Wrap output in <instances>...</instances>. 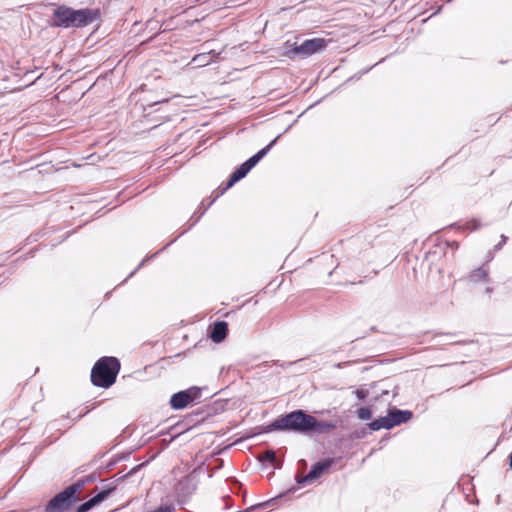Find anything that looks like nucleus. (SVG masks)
<instances>
[{"label": "nucleus", "instance_id": "nucleus-1", "mask_svg": "<svg viewBox=\"0 0 512 512\" xmlns=\"http://www.w3.org/2000/svg\"><path fill=\"white\" fill-rule=\"evenodd\" d=\"M100 13L93 9L74 10L65 5L58 6L53 11V25L56 27H84L98 19Z\"/></svg>", "mask_w": 512, "mask_h": 512}, {"label": "nucleus", "instance_id": "nucleus-2", "mask_svg": "<svg viewBox=\"0 0 512 512\" xmlns=\"http://www.w3.org/2000/svg\"><path fill=\"white\" fill-rule=\"evenodd\" d=\"M120 369L121 363L118 358L103 356L95 362L91 369V382L96 387L108 389L116 382Z\"/></svg>", "mask_w": 512, "mask_h": 512}, {"label": "nucleus", "instance_id": "nucleus-3", "mask_svg": "<svg viewBox=\"0 0 512 512\" xmlns=\"http://www.w3.org/2000/svg\"><path fill=\"white\" fill-rule=\"evenodd\" d=\"M89 483L87 479H80L56 494L46 505L45 512H69L71 506L79 501V493Z\"/></svg>", "mask_w": 512, "mask_h": 512}, {"label": "nucleus", "instance_id": "nucleus-4", "mask_svg": "<svg viewBox=\"0 0 512 512\" xmlns=\"http://www.w3.org/2000/svg\"><path fill=\"white\" fill-rule=\"evenodd\" d=\"M312 423L311 415L306 414L303 410H296L277 419L273 423V427L278 430L308 433Z\"/></svg>", "mask_w": 512, "mask_h": 512}, {"label": "nucleus", "instance_id": "nucleus-5", "mask_svg": "<svg viewBox=\"0 0 512 512\" xmlns=\"http://www.w3.org/2000/svg\"><path fill=\"white\" fill-rule=\"evenodd\" d=\"M411 418L412 412L408 410L403 411L399 409H392L386 416L380 417L369 423V428L374 431L380 429H391L397 425L407 422Z\"/></svg>", "mask_w": 512, "mask_h": 512}, {"label": "nucleus", "instance_id": "nucleus-6", "mask_svg": "<svg viewBox=\"0 0 512 512\" xmlns=\"http://www.w3.org/2000/svg\"><path fill=\"white\" fill-rule=\"evenodd\" d=\"M277 138L271 141L266 147L262 148L255 155L250 157L247 161L240 165L230 176L226 189L232 187L236 182L244 178L247 173L269 152L275 144Z\"/></svg>", "mask_w": 512, "mask_h": 512}, {"label": "nucleus", "instance_id": "nucleus-7", "mask_svg": "<svg viewBox=\"0 0 512 512\" xmlns=\"http://www.w3.org/2000/svg\"><path fill=\"white\" fill-rule=\"evenodd\" d=\"M334 463H335L334 458H327L322 461H319V462L315 463L314 465H312L311 470L306 475L301 476L298 474L296 476V482L299 485L312 483V482L318 480L319 478H321L322 476L328 474L330 471V468L332 467V465Z\"/></svg>", "mask_w": 512, "mask_h": 512}, {"label": "nucleus", "instance_id": "nucleus-8", "mask_svg": "<svg viewBox=\"0 0 512 512\" xmlns=\"http://www.w3.org/2000/svg\"><path fill=\"white\" fill-rule=\"evenodd\" d=\"M201 390L198 387H190L171 396L170 405L173 409L180 410L198 401Z\"/></svg>", "mask_w": 512, "mask_h": 512}, {"label": "nucleus", "instance_id": "nucleus-9", "mask_svg": "<svg viewBox=\"0 0 512 512\" xmlns=\"http://www.w3.org/2000/svg\"><path fill=\"white\" fill-rule=\"evenodd\" d=\"M328 41L324 38H313L305 40L300 45H295L291 49L293 55H300L302 57L311 56L317 52L324 50L327 47Z\"/></svg>", "mask_w": 512, "mask_h": 512}, {"label": "nucleus", "instance_id": "nucleus-10", "mask_svg": "<svg viewBox=\"0 0 512 512\" xmlns=\"http://www.w3.org/2000/svg\"><path fill=\"white\" fill-rule=\"evenodd\" d=\"M227 333L228 324L225 321H217L213 324L209 336L215 343H220L226 338Z\"/></svg>", "mask_w": 512, "mask_h": 512}, {"label": "nucleus", "instance_id": "nucleus-11", "mask_svg": "<svg viewBox=\"0 0 512 512\" xmlns=\"http://www.w3.org/2000/svg\"><path fill=\"white\" fill-rule=\"evenodd\" d=\"M312 424L309 427V432H317V433H329L336 428V425L331 422L326 421H318L314 416L311 415Z\"/></svg>", "mask_w": 512, "mask_h": 512}, {"label": "nucleus", "instance_id": "nucleus-12", "mask_svg": "<svg viewBox=\"0 0 512 512\" xmlns=\"http://www.w3.org/2000/svg\"><path fill=\"white\" fill-rule=\"evenodd\" d=\"M109 493H110V490H103V491L99 492L93 498H91L90 500H88L85 503L81 504L77 508L76 512H87L92 507H94L95 505H97L98 503H100L101 501L106 499V497L109 495Z\"/></svg>", "mask_w": 512, "mask_h": 512}, {"label": "nucleus", "instance_id": "nucleus-13", "mask_svg": "<svg viewBox=\"0 0 512 512\" xmlns=\"http://www.w3.org/2000/svg\"><path fill=\"white\" fill-rule=\"evenodd\" d=\"M489 277V270L486 266H481L469 273L468 280L473 283L487 282Z\"/></svg>", "mask_w": 512, "mask_h": 512}, {"label": "nucleus", "instance_id": "nucleus-14", "mask_svg": "<svg viewBox=\"0 0 512 512\" xmlns=\"http://www.w3.org/2000/svg\"><path fill=\"white\" fill-rule=\"evenodd\" d=\"M480 227H481L480 220L476 219V218H471V219L463 222L460 226V229L463 231H475V230L480 229Z\"/></svg>", "mask_w": 512, "mask_h": 512}, {"label": "nucleus", "instance_id": "nucleus-15", "mask_svg": "<svg viewBox=\"0 0 512 512\" xmlns=\"http://www.w3.org/2000/svg\"><path fill=\"white\" fill-rule=\"evenodd\" d=\"M259 461L269 462L273 465L276 463V453L273 450H267L258 456Z\"/></svg>", "mask_w": 512, "mask_h": 512}, {"label": "nucleus", "instance_id": "nucleus-16", "mask_svg": "<svg viewBox=\"0 0 512 512\" xmlns=\"http://www.w3.org/2000/svg\"><path fill=\"white\" fill-rule=\"evenodd\" d=\"M210 58V53H201L194 56L192 62L196 63L198 66H204L209 63Z\"/></svg>", "mask_w": 512, "mask_h": 512}, {"label": "nucleus", "instance_id": "nucleus-17", "mask_svg": "<svg viewBox=\"0 0 512 512\" xmlns=\"http://www.w3.org/2000/svg\"><path fill=\"white\" fill-rule=\"evenodd\" d=\"M357 415L361 420H369L372 417V412L369 408L362 407L358 409Z\"/></svg>", "mask_w": 512, "mask_h": 512}, {"label": "nucleus", "instance_id": "nucleus-18", "mask_svg": "<svg viewBox=\"0 0 512 512\" xmlns=\"http://www.w3.org/2000/svg\"><path fill=\"white\" fill-rule=\"evenodd\" d=\"M355 394H356L358 399L364 400L367 397L368 392L366 390H363V389H357L355 391Z\"/></svg>", "mask_w": 512, "mask_h": 512}, {"label": "nucleus", "instance_id": "nucleus-19", "mask_svg": "<svg viewBox=\"0 0 512 512\" xmlns=\"http://www.w3.org/2000/svg\"><path fill=\"white\" fill-rule=\"evenodd\" d=\"M510 468L512 469V452H511V455H510Z\"/></svg>", "mask_w": 512, "mask_h": 512}, {"label": "nucleus", "instance_id": "nucleus-20", "mask_svg": "<svg viewBox=\"0 0 512 512\" xmlns=\"http://www.w3.org/2000/svg\"><path fill=\"white\" fill-rule=\"evenodd\" d=\"M167 101H168V98L161 100V102H167ZM157 103H160V101H158Z\"/></svg>", "mask_w": 512, "mask_h": 512}]
</instances>
